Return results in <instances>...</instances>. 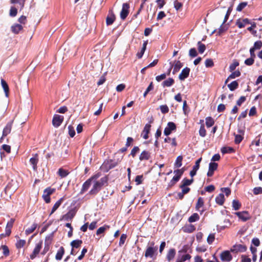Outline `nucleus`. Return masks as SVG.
Instances as JSON below:
<instances>
[{"mask_svg":"<svg viewBox=\"0 0 262 262\" xmlns=\"http://www.w3.org/2000/svg\"><path fill=\"white\" fill-rule=\"evenodd\" d=\"M107 178L103 177L99 181H96L91 190L89 192L88 194L91 195L97 194L101 190V187L104 185V183L107 182Z\"/></svg>","mask_w":262,"mask_h":262,"instance_id":"1","label":"nucleus"},{"mask_svg":"<svg viewBox=\"0 0 262 262\" xmlns=\"http://www.w3.org/2000/svg\"><path fill=\"white\" fill-rule=\"evenodd\" d=\"M150 245V246L148 247L145 251V257H152L158 250L157 247H154L155 243L154 242H151Z\"/></svg>","mask_w":262,"mask_h":262,"instance_id":"2","label":"nucleus"},{"mask_svg":"<svg viewBox=\"0 0 262 262\" xmlns=\"http://www.w3.org/2000/svg\"><path fill=\"white\" fill-rule=\"evenodd\" d=\"M118 163L115 162L112 160L105 161L102 164L101 167L103 169L106 171H108L109 170L115 167Z\"/></svg>","mask_w":262,"mask_h":262,"instance_id":"3","label":"nucleus"},{"mask_svg":"<svg viewBox=\"0 0 262 262\" xmlns=\"http://www.w3.org/2000/svg\"><path fill=\"white\" fill-rule=\"evenodd\" d=\"M13 120H11L7 123L6 126L4 127L3 130L2 136L0 139V141L2 142L3 139L9 135L11 131Z\"/></svg>","mask_w":262,"mask_h":262,"instance_id":"4","label":"nucleus"},{"mask_svg":"<svg viewBox=\"0 0 262 262\" xmlns=\"http://www.w3.org/2000/svg\"><path fill=\"white\" fill-rule=\"evenodd\" d=\"M129 5L128 3H123L122 10L120 12V18L124 20L129 14Z\"/></svg>","mask_w":262,"mask_h":262,"instance_id":"5","label":"nucleus"},{"mask_svg":"<svg viewBox=\"0 0 262 262\" xmlns=\"http://www.w3.org/2000/svg\"><path fill=\"white\" fill-rule=\"evenodd\" d=\"M177 128L176 125L173 122H169L167 123V126L165 128L164 130V134L165 136L169 135L173 130H176Z\"/></svg>","mask_w":262,"mask_h":262,"instance_id":"6","label":"nucleus"},{"mask_svg":"<svg viewBox=\"0 0 262 262\" xmlns=\"http://www.w3.org/2000/svg\"><path fill=\"white\" fill-rule=\"evenodd\" d=\"M42 241H40L35 245L32 253L30 255V257L31 259H34L37 255H38L42 248Z\"/></svg>","mask_w":262,"mask_h":262,"instance_id":"7","label":"nucleus"},{"mask_svg":"<svg viewBox=\"0 0 262 262\" xmlns=\"http://www.w3.org/2000/svg\"><path fill=\"white\" fill-rule=\"evenodd\" d=\"M220 258L223 261L229 262L232 260V256L229 251L226 250L221 253Z\"/></svg>","mask_w":262,"mask_h":262,"instance_id":"8","label":"nucleus"},{"mask_svg":"<svg viewBox=\"0 0 262 262\" xmlns=\"http://www.w3.org/2000/svg\"><path fill=\"white\" fill-rule=\"evenodd\" d=\"M63 116L55 115L52 120V124L55 127L59 126L63 121Z\"/></svg>","mask_w":262,"mask_h":262,"instance_id":"9","label":"nucleus"},{"mask_svg":"<svg viewBox=\"0 0 262 262\" xmlns=\"http://www.w3.org/2000/svg\"><path fill=\"white\" fill-rule=\"evenodd\" d=\"M204 206V201L203 198L202 197H199L198 199L195 208L196 211H200V214H202L205 211V209H202V210L200 209L201 208H203Z\"/></svg>","mask_w":262,"mask_h":262,"instance_id":"10","label":"nucleus"},{"mask_svg":"<svg viewBox=\"0 0 262 262\" xmlns=\"http://www.w3.org/2000/svg\"><path fill=\"white\" fill-rule=\"evenodd\" d=\"M247 250V247L242 244L234 245L230 249V251L234 253L244 252Z\"/></svg>","mask_w":262,"mask_h":262,"instance_id":"11","label":"nucleus"},{"mask_svg":"<svg viewBox=\"0 0 262 262\" xmlns=\"http://www.w3.org/2000/svg\"><path fill=\"white\" fill-rule=\"evenodd\" d=\"M217 163L215 162H210L209 164V169L207 173V176L209 177H212L214 174V171L217 169Z\"/></svg>","mask_w":262,"mask_h":262,"instance_id":"12","label":"nucleus"},{"mask_svg":"<svg viewBox=\"0 0 262 262\" xmlns=\"http://www.w3.org/2000/svg\"><path fill=\"white\" fill-rule=\"evenodd\" d=\"M116 19V16L113 10H110L106 18V24L107 26L112 25Z\"/></svg>","mask_w":262,"mask_h":262,"instance_id":"13","label":"nucleus"},{"mask_svg":"<svg viewBox=\"0 0 262 262\" xmlns=\"http://www.w3.org/2000/svg\"><path fill=\"white\" fill-rule=\"evenodd\" d=\"M235 214L243 222H246L250 219V216L248 211L237 212L235 213Z\"/></svg>","mask_w":262,"mask_h":262,"instance_id":"14","label":"nucleus"},{"mask_svg":"<svg viewBox=\"0 0 262 262\" xmlns=\"http://www.w3.org/2000/svg\"><path fill=\"white\" fill-rule=\"evenodd\" d=\"M190 71V70L189 68H184L179 75V79L181 81L184 80L189 76Z\"/></svg>","mask_w":262,"mask_h":262,"instance_id":"15","label":"nucleus"},{"mask_svg":"<svg viewBox=\"0 0 262 262\" xmlns=\"http://www.w3.org/2000/svg\"><path fill=\"white\" fill-rule=\"evenodd\" d=\"M76 212L73 209L69 210L66 214L63 215L61 220H64L66 221H71L75 215Z\"/></svg>","mask_w":262,"mask_h":262,"instance_id":"16","label":"nucleus"},{"mask_svg":"<svg viewBox=\"0 0 262 262\" xmlns=\"http://www.w3.org/2000/svg\"><path fill=\"white\" fill-rule=\"evenodd\" d=\"M250 23V22L248 18H239L236 20L235 25L239 28H244L246 25L249 24Z\"/></svg>","mask_w":262,"mask_h":262,"instance_id":"17","label":"nucleus"},{"mask_svg":"<svg viewBox=\"0 0 262 262\" xmlns=\"http://www.w3.org/2000/svg\"><path fill=\"white\" fill-rule=\"evenodd\" d=\"M38 155L37 154L34 155L33 157L30 159V162L33 166L34 170H36L37 168V163L38 162Z\"/></svg>","mask_w":262,"mask_h":262,"instance_id":"18","label":"nucleus"},{"mask_svg":"<svg viewBox=\"0 0 262 262\" xmlns=\"http://www.w3.org/2000/svg\"><path fill=\"white\" fill-rule=\"evenodd\" d=\"M151 125L150 124H145L143 130L141 133V136L144 139H147L148 138V134L150 132Z\"/></svg>","mask_w":262,"mask_h":262,"instance_id":"19","label":"nucleus"},{"mask_svg":"<svg viewBox=\"0 0 262 262\" xmlns=\"http://www.w3.org/2000/svg\"><path fill=\"white\" fill-rule=\"evenodd\" d=\"M92 181L91 179H88L82 185V188L80 191V194H83L85 191H86L92 184Z\"/></svg>","mask_w":262,"mask_h":262,"instance_id":"20","label":"nucleus"},{"mask_svg":"<svg viewBox=\"0 0 262 262\" xmlns=\"http://www.w3.org/2000/svg\"><path fill=\"white\" fill-rule=\"evenodd\" d=\"M23 29V26L20 24H15L11 26V31L15 34H18Z\"/></svg>","mask_w":262,"mask_h":262,"instance_id":"21","label":"nucleus"},{"mask_svg":"<svg viewBox=\"0 0 262 262\" xmlns=\"http://www.w3.org/2000/svg\"><path fill=\"white\" fill-rule=\"evenodd\" d=\"M150 158V153L145 150L142 151L139 156L140 161L148 160Z\"/></svg>","mask_w":262,"mask_h":262,"instance_id":"22","label":"nucleus"},{"mask_svg":"<svg viewBox=\"0 0 262 262\" xmlns=\"http://www.w3.org/2000/svg\"><path fill=\"white\" fill-rule=\"evenodd\" d=\"M193 182V179L191 178L190 180L186 178H184L181 181V183L179 186L180 188L185 187L190 185Z\"/></svg>","mask_w":262,"mask_h":262,"instance_id":"23","label":"nucleus"},{"mask_svg":"<svg viewBox=\"0 0 262 262\" xmlns=\"http://www.w3.org/2000/svg\"><path fill=\"white\" fill-rule=\"evenodd\" d=\"M183 63L180 60L175 61L174 64L173 65V69L172 74H175L176 73H177L183 67Z\"/></svg>","mask_w":262,"mask_h":262,"instance_id":"24","label":"nucleus"},{"mask_svg":"<svg viewBox=\"0 0 262 262\" xmlns=\"http://www.w3.org/2000/svg\"><path fill=\"white\" fill-rule=\"evenodd\" d=\"M65 252V250L63 247H60L57 250L56 254L55 255V259L57 260H60Z\"/></svg>","mask_w":262,"mask_h":262,"instance_id":"25","label":"nucleus"},{"mask_svg":"<svg viewBox=\"0 0 262 262\" xmlns=\"http://www.w3.org/2000/svg\"><path fill=\"white\" fill-rule=\"evenodd\" d=\"M176 251L174 248L170 249L166 255V259L168 261L173 259L176 255Z\"/></svg>","mask_w":262,"mask_h":262,"instance_id":"26","label":"nucleus"},{"mask_svg":"<svg viewBox=\"0 0 262 262\" xmlns=\"http://www.w3.org/2000/svg\"><path fill=\"white\" fill-rule=\"evenodd\" d=\"M191 257V255L189 254H186L182 255L179 254L176 260L178 262H184L187 260H189Z\"/></svg>","mask_w":262,"mask_h":262,"instance_id":"27","label":"nucleus"},{"mask_svg":"<svg viewBox=\"0 0 262 262\" xmlns=\"http://www.w3.org/2000/svg\"><path fill=\"white\" fill-rule=\"evenodd\" d=\"M64 200V197H62L55 203V204H54L52 209L50 215L53 213L58 208V207L60 206V205L61 204Z\"/></svg>","mask_w":262,"mask_h":262,"instance_id":"28","label":"nucleus"},{"mask_svg":"<svg viewBox=\"0 0 262 262\" xmlns=\"http://www.w3.org/2000/svg\"><path fill=\"white\" fill-rule=\"evenodd\" d=\"M82 244V240L80 239H76L72 241L70 243V245L73 249L74 248H79L81 244Z\"/></svg>","mask_w":262,"mask_h":262,"instance_id":"29","label":"nucleus"},{"mask_svg":"<svg viewBox=\"0 0 262 262\" xmlns=\"http://www.w3.org/2000/svg\"><path fill=\"white\" fill-rule=\"evenodd\" d=\"M174 83V80L172 78H168L162 82V85L163 87H169L172 85Z\"/></svg>","mask_w":262,"mask_h":262,"instance_id":"30","label":"nucleus"},{"mask_svg":"<svg viewBox=\"0 0 262 262\" xmlns=\"http://www.w3.org/2000/svg\"><path fill=\"white\" fill-rule=\"evenodd\" d=\"M225 202V197L223 193H220L215 198V202L219 205H223Z\"/></svg>","mask_w":262,"mask_h":262,"instance_id":"31","label":"nucleus"},{"mask_svg":"<svg viewBox=\"0 0 262 262\" xmlns=\"http://www.w3.org/2000/svg\"><path fill=\"white\" fill-rule=\"evenodd\" d=\"M1 84H2V87L4 89V91L5 92L6 96L7 97H8L9 95V86H8L7 83L4 79H1Z\"/></svg>","mask_w":262,"mask_h":262,"instance_id":"32","label":"nucleus"},{"mask_svg":"<svg viewBox=\"0 0 262 262\" xmlns=\"http://www.w3.org/2000/svg\"><path fill=\"white\" fill-rule=\"evenodd\" d=\"M57 173L59 176L63 178L66 177L69 174V172L67 170L60 168L58 170Z\"/></svg>","mask_w":262,"mask_h":262,"instance_id":"33","label":"nucleus"},{"mask_svg":"<svg viewBox=\"0 0 262 262\" xmlns=\"http://www.w3.org/2000/svg\"><path fill=\"white\" fill-rule=\"evenodd\" d=\"M183 157L182 156H179L177 157L176 160L174 164V166L175 168H180L182 165V161Z\"/></svg>","mask_w":262,"mask_h":262,"instance_id":"34","label":"nucleus"},{"mask_svg":"<svg viewBox=\"0 0 262 262\" xmlns=\"http://www.w3.org/2000/svg\"><path fill=\"white\" fill-rule=\"evenodd\" d=\"M200 220V216L197 213H193L188 219L189 223L196 222Z\"/></svg>","mask_w":262,"mask_h":262,"instance_id":"35","label":"nucleus"},{"mask_svg":"<svg viewBox=\"0 0 262 262\" xmlns=\"http://www.w3.org/2000/svg\"><path fill=\"white\" fill-rule=\"evenodd\" d=\"M54 234L52 233L47 236L45 241V245H47L50 246L52 244Z\"/></svg>","mask_w":262,"mask_h":262,"instance_id":"36","label":"nucleus"},{"mask_svg":"<svg viewBox=\"0 0 262 262\" xmlns=\"http://www.w3.org/2000/svg\"><path fill=\"white\" fill-rule=\"evenodd\" d=\"M205 120L206 125L208 128L211 127L214 124V121L211 117H206Z\"/></svg>","mask_w":262,"mask_h":262,"instance_id":"37","label":"nucleus"},{"mask_svg":"<svg viewBox=\"0 0 262 262\" xmlns=\"http://www.w3.org/2000/svg\"><path fill=\"white\" fill-rule=\"evenodd\" d=\"M195 230V227L193 225L189 224L184 227V231L187 233H192Z\"/></svg>","mask_w":262,"mask_h":262,"instance_id":"38","label":"nucleus"},{"mask_svg":"<svg viewBox=\"0 0 262 262\" xmlns=\"http://www.w3.org/2000/svg\"><path fill=\"white\" fill-rule=\"evenodd\" d=\"M238 86V83L237 81H233L230 84H228V87L230 91H233L236 90Z\"/></svg>","mask_w":262,"mask_h":262,"instance_id":"39","label":"nucleus"},{"mask_svg":"<svg viewBox=\"0 0 262 262\" xmlns=\"http://www.w3.org/2000/svg\"><path fill=\"white\" fill-rule=\"evenodd\" d=\"M180 178L179 176H174L169 183L168 187H171L174 186L180 180Z\"/></svg>","mask_w":262,"mask_h":262,"instance_id":"40","label":"nucleus"},{"mask_svg":"<svg viewBox=\"0 0 262 262\" xmlns=\"http://www.w3.org/2000/svg\"><path fill=\"white\" fill-rule=\"evenodd\" d=\"M37 227V224L36 223H34L31 227L28 228L25 231V233L26 235H29L32 233H33L36 228Z\"/></svg>","mask_w":262,"mask_h":262,"instance_id":"41","label":"nucleus"},{"mask_svg":"<svg viewBox=\"0 0 262 262\" xmlns=\"http://www.w3.org/2000/svg\"><path fill=\"white\" fill-rule=\"evenodd\" d=\"M198 46V51L200 54H202L206 50V46L202 43L201 41H199L197 43Z\"/></svg>","mask_w":262,"mask_h":262,"instance_id":"42","label":"nucleus"},{"mask_svg":"<svg viewBox=\"0 0 262 262\" xmlns=\"http://www.w3.org/2000/svg\"><path fill=\"white\" fill-rule=\"evenodd\" d=\"M26 241L24 239H19L15 244V247L17 249L23 248L26 244Z\"/></svg>","mask_w":262,"mask_h":262,"instance_id":"43","label":"nucleus"},{"mask_svg":"<svg viewBox=\"0 0 262 262\" xmlns=\"http://www.w3.org/2000/svg\"><path fill=\"white\" fill-rule=\"evenodd\" d=\"M234 151V149L231 147H223L221 148V152L225 154L227 153H231Z\"/></svg>","mask_w":262,"mask_h":262,"instance_id":"44","label":"nucleus"},{"mask_svg":"<svg viewBox=\"0 0 262 262\" xmlns=\"http://www.w3.org/2000/svg\"><path fill=\"white\" fill-rule=\"evenodd\" d=\"M109 228L110 226L105 225L104 226L101 227L97 229L96 231V234L99 235L101 233H103L106 229Z\"/></svg>","mask_w":262,"mask_h":262,"instance_id":"45","label":"nucleus"},{"mask_svg":"<svg viewBox=\"0 0 262 262\" xmlns=\"http://www.w3.org/2000/svg\"><path fill=\"white\" fill-rule=\"evenodd\" d=\"M174 8L177 11L181 10L183 7V4L178 0H176L173 2Z\"/></svg>","mask_w":262,"mask_h":262,"instance_id":"46","label":"nucleus"},{"mask_svg":"<svg viewBox=\"0 0 262 262\" xmlns=\"http://www.w3.org/2000/svg\"><path fill=\"white\" fill-rule=\"evenodd\" d=\"M232 207L235 210H237L241 208V204L238 200H234L232 201Z\"/></svg>","mask_w":262,"mask_h":262,"instance_id":"47","label":"nucleus"},{"mask_svg":"<svg viewBox=\"0 0 262 262\" xmlns=\"http://www.w3.org/2000/svg\"><path fill=\"white\" fill-rule=\"evenodd\" d=\"M199 135L202 137H205L206 135V130L204 124H202L199 129Z\"/></svg>","mask_w":262,"mask_h":262,"instance_id":"48","label":"nucleus"},{"mask_svg":"<svg viewBox=\"0 0 262 262\" xmlns=\"http://www.w3.org/2000/svg\"><path fill=\"white\" fill-rule=\"evenodd\" d=\"M239 66V62L236 60H234L232 64H231L229 66V71L230 72H233L235 70L236 68Z\"/></svg>","mask_w":262,"mask_h":262,"instance_id":"49","label":"nucleus"},{"mask_svg":"<svg viewBox=\"0 0 262 262\" xmlns=\"http://www.w3.org/2000/svg\"><path fill=\"white\" fill-rule=\"evenodd\" d=\"M1 249L3 250V253L5 256H8L9 255V249L7 246L2 245Z\"/></svg>","mask_w":262,"mask_h":262,"instance_id":"50","label":"nucleus"},{"mask_svg":"<svg viewBox=\"0 0 262 262\" xmlns=\"http://www.w3.org/2000/svg\"><path fill=\"white\" fill-rule=\"evenodd\" d=\"M248 5L247 2H242L239 4V5L236 7V11L240 12L243 10L244 8H245Z\"/></svg>","mask_w":262,"mask_h":262,"instance_id":"51","label":"nucleus"},{"mask_svg":"<svg viewBox=\"0 0 262 262\" xmlns=\"http://www.w3.org/2000/svg\"><path fill=\"white\" fill-rule=\"evenodd\" d=\"M154 89V84H153V82H151L149 84V85H148V86L147 87V88L146 89V91L144 92V94H143V97H146V95H147V94L151 91H152V90Z\"/></svg>","mask_w":262,"mask_h":262,"instance_id":"52","label":"nucleus"},{"mask_svg":"<svg viewBox=\"0 0 262 262\" xmlns=\"http://www.w3.org/2000/svg\"><path fill=\"white\" fill-rule=\"evenodd\" d=\"M205 64L206 68H211L214 66V62L212 59L208 58L205 60Z\"/></svg>","mask_w":262,"mask_h":262,"instance_id":"53","label":"nucleus"},{"mask_svg":"<svg viewBox=\"0 0 262 262\" xmlns=\"http://www.w3.org/2000/svg\"><path fill=\"white\" fill-rule=\"evenodd\" d=\"M241 75V72L239 70H236L232 72V73L229 76V78L234 79L236 77H239Z\"/></svg>","mask_w":262,"mask_h":262,"instance_id":"54","label":"nucleus"},{"mask_svg":"<svg viewBox=\"0 0 262 262\" xmlns=\"http://www.w3.org/2000/svg\"><path fill=\"white\" fill-rule=\"evenodd\" d=\"M143 180V175H138L136 177L135 181L136 183V185H138L142 183Z\"/></svg>","mask_w":262,"mask_h":262,"instance_id":"55","label":"nucleus"},{"mask_svg":"<svg viewBox=\"0 0 262 262\" xmlns=\"http://www.w3.org/2000/svg\"><path fill=\"white\" fill-rule=\"evenodd\" d=\"M189 55L192 58L197 56L198 53H197L196 49L194 48H191L189 50Z\"/></svg>","mask_w":262,"mask_h":262,"instance_id":"56","label":"nucleus"},{"mask_svg":"<svg viewBox=\"0 0 262 262\" xmlns=\"http://www.w3.org/2000/svg\"><path fill=\"white\" fill-rule=\"evenodd\" d=\"M69 135L71 137H74L75 135V129L73 126L69 125L68 126Z\"/></svg>","mask_w":262,"mask_h":262,"instance_id":"57","label":"nucleus"},{"mask_svg":"<svg viewBox=\"0 0 262 262\" xmlns=\"http://www.w3.org/2000/svg\"><path fill=\"white\" fill-rule=\"evenodd\" d=\"M262 47V41L257 40L255 41L254 43V46L252 47L255 50L260 49Z\"/></svg>","mask_w":262,"mask_h":262,"instance_id":"58","label":"nucleus"},{"mask_svg":"<svg viewBox=\"0 0 262 262\" xmlns=\"http://www.w3.org/2000/svg\"><path fill=\"white\" fill-rule=\"evenodd\" d=\"M140 151V148L138 146H134V148L132 149L130 155H131L133 158H134L136 154Z\"/></svg>","mask_w":262,"mask_h":262,"instance_id":"59","label":"nucleus"},{"mask_svg":"<svg viewBox=\"0 0 262 262\" xmlns=\"http://www.w3.org/2000/svg\"><path fill=\"white\" fill-rule=\"evenodd\" d=\"M17 13V9L14 7H11L10 10V13L9 15L11 17H15L16 16Z\"/></svg>","mask_w":262,"mask_h":262,"instance_id":"60","label":"nucleus"},{"mask_svg":"<svg viewBox=\"0 0 262 262\" xmlns=\"http://www.w3.org/2000/svg\"><path fill=\"white\" fill-rule=\"evenodd\" d=\"M55 188H52L49 187L45 189L43 191V192L50 196L52 193H53L55 192Z\"/></svg>","mask_w":262,"mask_h":262,"instance_id":"61","label":"nucleus"},{"mask_svg":"<svg viewBox=\"0 0 262 262\" xmlns=\"http://www.w3.org/2000/svg\"><path fill=\"white\" fill-rule=\"evenodd\" d=\"M215 235L213 233L210 234L207 239V241L209 244H211L214 241Z\"/></svg>","mask_w":262,"mask_h":262,"instance_id":"62","label":"nucleus"},{"mask_svg":"<svg viewBox=\"0 0 262 262\" xmlns=\"http://www.w3.org/2000/svg\"><path fill=\"white\" fill-rule=\"evenodd\" d=\"M126 238H127V235L125 234H122L121 235V237L120 238L119 243V245L120 246H121L122 245H123L124 244Z\"/></svg>","mask_w":262,"mask_h":262,"instance_id":"63","label":"nucleus"},{"mask_svg":"<svg viewBox=\"0 0 262 262\" xmlns=\"http://www.w3.org/2000/svg\"><path fill=\"white\" fill-rule=\"evenodd\" d=\"M253 193L255 195L262 194V187H257L253 189Z\"/></svg>","mask_w":262,"mask_h":262,"instance_id":"64","label":"nucleus"}]
</instances>
